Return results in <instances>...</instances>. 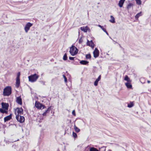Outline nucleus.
Instances as JSON below:
<instances>
[{
  "instance_id": "f257e3e1",
  "label": "nucleus",
  "mask_w": 151,
  "mask_h": 151,
  "mask_svg": "<svg viewBox=\"0 0 151 151\" xmlns=\"http://www.w3.org/2000/svg\"><path fill=\"white\" fill-rule=\"evenodd\" d=\"M11 93L12 88L10 86H7L4 89L3 95L4 96H9Z\"/></svg>"
},
{
  "instance_id": "f03ea898",
  "label": "nucleus",
  "mask_w": 151,
  "mask_h": 151,
  "mask_svg": "<svg viewBox=\"0 0 151 151\" xmlns=\"http://www.w3.org/2000/svg\"><path fill=\"white\" fill-rule=\"evenodd\" d=\"M39 76L36 73L31 75L28 76L29 81L31 82H35L38 78Z\"/></svg>"
},
{
  "instance_id": "7ed1b4c3",
  "label": "nucleus",
  "mask_w": 151,
  "mask_h": 151,
  "mask_svg": "<svg viewBox=\"0 0 151 151\" xmlns=\"http://www.w3.org/2000/svg\"><path fill=\"white\" fill-rule=\"evenodd\" d=\"M78 49L73 45L70 48L69 52L72 56H74L78 53Z\"/></svg>"
},
{
  "instance_id": "20e7f679",
  "label": "nucleus",
  "mask_w": 151,
  "mask_h": 151,
  "mask_svg": "<svg viewBox=\"0 0 151 151\" xmlns=\"http://www.w3.org/2000/svg\"><path fill=\"white\" fill-rule=\"evenodd\" d=\"M33 24L29 22H27L25 25L24 27V30L25 32L27 33L28 31L29 30L30 27L32 26Z\"/></svg>"
},
{
  "instance_id": "39448f33",
  "label": "nucleus",
  "mask_w": 151,
  "mask_h": 151,
  "mask_svg": "<svg viewBox=\"0 0 151 151\" xmlns=\"http://www.w3.org/2000/svg\"><path fill=\"white\" fill-rule=\"evenodd\" d=\"M16 119L18 121L21 123H22L24 121V116H19L18 115H16Z\"/></svg>"
},
{
  "instance_id": "423d86ee",
  "label": "nucleus",
  "mask_w": 151,
  "mask_h": 151,
  "mask_svg": "<svg viewBox=\"0 0 151 151\" xmlns=\"http://www.w3.org/2000/svg\"><path fill=\"white\" fill-rule=\"evenodd\" d=\"M93 56L95 58L97 57L99 55V51L96 48H95L93 52Z\"/></svg>"
},
{
  "instance_id": "0eeeda50",
  "label": "nucleus",
  "mask_w": 151,
  "mask_h": 151,
  "mask_svg": "<svg viewBox=\"0 0 151 151\" xmlns=\"http://www.w3.org/2000/svg\"><path fill=\"white\" fill-rule=\"evenodd\" d=\"M87 45L91 47L93 49L94 48V44L92 40L90 41L88 40H87Z\"/></svg>"
},
{
  "instance_id": "6e6552de",
  "label": "nucleus",
  "mask_w": 151,
  "mask_h": 151,
  "mask_svg": "<svg viewBox=\"0 0 151 151\" xmlns=\"http://www.w3.org/2000/svg\"><path fill=\"white\" fill-rule=\"evenodd\" d=\"M1 105L2 108L4 109L5 110H8L9 106L8 104L2 102L1 103Z\"/></svg>"
},
{
  "instance_id": "1a4fd4ad",
  "label": "nucleus",
  "mask_w": 151,
  "mask_h": 151,
  "mask_svg": "<svg viewBox=\"0 0 151 151\" xmlns=\"http://www.w3.org/2000/svg\"><path fill=\"white\" fill-rule=\"evenodd\" d=\"M35 106L38 109H41L42 104H41L38 102L36 101L35 103Z\"/></svg>"
},
{
  "instance_id": "9d476101",
  "label": "nucleus",
  "mask_w": 151,
  "mask_h": 151,
  "mask_svg": "<svg viewBox=\"0 0 151 151\" xmlns=\"http://www.w3.org/2000/svg\"><path fill=\"white\" fill-rule=\"evenodd\" d=\"M12 117V114H10L8 116L4 118V120L5 122L9 120Z\"/></svg>"
},
{
  "instance_id": "9b49d317",
  "label": "nucleus",
  "mask_w": 151,
  "mask_h": 151,
  "mask_svg": "<svg viewBox=\"0 0 151 151\" xmlns=\"http://www.w3.org/2000/svg\"><path fill=\"white\" fill-rule=\"evenodd\" d=\"M16 102L19 104H22V100L20 96L17 97L16 99Z\"/></svg>"
},
{
  "instance_id": "f8f14e48",
  "label": "nucleus",
  "mask_w": 151,
  "mask_h": 151,
  "mask_svg": "<svg viewBox=\"0 0 151 151\" xmlns=\"http://www.w3.org/2000/svg\"><path fill=\"white\" fill-rule=\"evenodd\" d=\"M17 113L18 114L21 115L23 114V110L22 108H17Z\"/></svg>"
},
{
  "instance_id": "ddd939ff",
  "label": "nucleus",
  "mask_w": 151,
  "mask_h": 151,
  "mask_svg": "<svg viewBox=\"0 0 151 151\" xmlns=\"http://www.w3.org/2000/svg\"><path fill=\"white\" fill-rule=\"evenodd\" d=\"M101 78V76L100 75L98 78L96 79V81L94 82V85L95 86H97L98 85V82L100 80Z\"/></svg>"
},
{
  "instance_id": "4468645a",
  "label": "nucleus",
  "mask_w": 151,
  "mask_h": 151,
  "mask_svg": "<svg viewBox=\"0 0 151 151\" xmlns=\"http://www.w3.org/2000/svg\"><path fill=\"white\" fill-rule=\"evenodd\" d=\"M125 1V0H120L119 1L118 4V5L120 7H122L123 6V4Z\"/></svg>"
},
{
  "instance_id": "2eb2a0df",
  "label": "nucleus",
  "mask_w": 151,
  "mask_h": 151,
  "mask_svg": "<svg viewBox=\"0 0 151 151\" xmlns=\"http://www.w3.org/2000/svg\"><path fill=\"white\" fill-rule=\"evenodd\" d=\"M51 106H50L48 107L47 109L42 114L43 116L46 115L47 113H49L50 111L51 110Z\"/></svg>"
},
{
  "instance_id": "dca6fc26",
  "label": "nucleus",
  "mask_w": 151,
  "mask_h": 151,
  "mask_svg": "<svg viewBox=\"0 0 151 151\" xmlns=\"http://www.w3.org/2000/svg\"><path fill=\"white\" fill-rule=\"evenodd\" d=\"M125 85L128 88H132V85L131 84V82H127L125 83Z\"/></svg>"
},
{
  "instance_id": "f3484780",
  "label": "nucleus",
  "mask_w": 151,
  "mask_h": 151,
  "mask_svg": "<svg viewBox=\"0 0 151 151\" xmlns=\"http://www.w3.org/2000/svg\"><path fill=\"white\" fill-rule=\"evenodd\" d=\"M20 83V80L16 79V86L17 88H18Z\"/></svg>"
},
{
  "instance_id": "a211bd4d",
  "label": "nucleus",
  "mask_w": 151,
  "mask_h": 151,
  "mask_svg": "<svg viewBox=\"0 0 151 151\" xmlns=\"http://www.w3.org/2000/svg\"><path fill=\"white\" fill-rule=\"evenodd\" d=\"M88 63V62L86 60H82L80 62V63L82 65H86Z\"/></svg>"
},
{
  "instance_id": "6ab92c4d",
  "label": "nucleus",
  "mask_w": 151,
  "mask_h": 151,
  "mask_svg": "<svg viewBox=\"0 0 151 151\" xmlns=\"http://www.w3.org/2000/svg\"><path fill=\"white\" fill-rule=\"evenodd\" d=\"M124 80L125 81H127V82H131V81L130 80V79L129 78L128 76L127 75H126L125 76V77H124Z\"/></svg>"
},
{
  "instance_id": "aec40b11",
  "label": "nucleus",
  "mask_w": 151,
  "mask_h": 151,
  "mask_svg": "<svg viewBox=\"0 0 151 151\" xmlns=\"http://www.w3.org/2000/svg\"><path fill=\"white\" fill-rule=\"evenodd\" d=\"M88 27H86L85 28L84 27H81L80 29L82 31H84L85 32H86L88 30Z\"/></svg>"
},
{
  "instance_id": "412c9836",
  "label": "nucleus",
  "mask_w": 151,
  "mask_h": 151,
  "mask_svg": "<svg viewBox=\"0 0 151 151\" xmlns=\"http://www.w3.org/2000/svg\"><path fill=\"white\" fill-rule=\"evenodd\" d=\"M110 17L111 18V19L109 21L112 23H114L115 22V21L114 17L112 16H111Z\"/></svg>"
},
{
  "instance_id": "4be33fe9",
  "label": "nucleus",
  "mask_w": 151,
  "mask_h": 151,
  "mask_svg": "<svg viewBox=\"0 0 151 151\" xmlns=\"http://www.w3.org/2000/svg\"><path fill=\"white\" fill-rule=\"evenodd\" d=\"M142 15V12H140L139 13H138L135 16L136 18L137 19L139 17Z\"/></svg>"
},
{
  "instance_id": "5701e85b",
  "label": "nucleus",
  "mask_w": 151,
  "mask_h": 151,
  "mask_svg": "<svg viewBox=\"0 0 151 151\" xmlns=\"http://www.w3.org/2000/svg\"><path fill=\"white\" fill-rule=\"evenodd\" d=\"M74 129L76 132H78L80 131V129L76 125L74 126Z\"/></svg>"
},
{
  "instance_id": "b1692460",
  "label": "nucleus",
  "mask_w": 151,
  "mask_h": 151,
  "mask_svg": "<svg viewBox=\"0 0 151 151\" xmlns=\"http://www.w3.org/2000/svg\"><path fill=\"white\" fill-rule=\"evenodd\" d=\"M89 151H99L96 148L94 147H91L90 148Z\"/></svg>"
},
{
  "instance_id": "393cba45",
  "label": "nucleus",
  "mask_w": 151,
  "mask_h": 151,
  "mask_svg": "<svg viewBox=\"0 0 151 151\" xmlns=\"http://www.w3.org/2000/svg\"><path fill=\"white\" fill-rule=\"evenodd\" d=\"M134 106V104L132 102H131L130 104H128L127 106L129 108H131Z\"/></svg>"
},
{
  "instance_id": "a878e982",
  "label": "nucleus",
  "mask_w": 151,
  "mask_h": 151,
  "mask_svg": "<svg viewBox=\"0 0 151 151\" xmlns=\"http://www.w3.org/2000/svg\"><path fill=\"white\" fill-rule=\"evenodd\" d=\"M133 6V4L131 3H129L127 7L128 9H130L131 7H132Z\"/></svg>"
},
{
  "instance_id": "bb28decb",
  "label": "nucleus",
  "mask_w": 151,
  "mask_h": 151,
  "mask_svg": "<svg viewBox=\"0 0 151 151\" xmlns=\"http://www.w3.org/2000/svg\"><path fill=\"white\" fill-rule=\"evenodd\" d=\"M86 59H88L91 58V56L90 54H88L86 55Z\"/></svg>"
},
{
  "instance_id": "cd10ccee",
  "label": "nucleus",
  "mask_w": 151,
  "mask_h": 151,
  "mask_svg": "<svg viewBox=\"0 0 151 151\" xmlns=\"http://www.w3.org/2000/svg\"><path fill=\"white\" fill-rule=\"evenodd\" d=\"M135 1L137 4L140 5L141 4V0H135Z\"/></svg>"
},
{
  "instance_id": "c85d7f7f",
  "label": "nucleus",
  "mask_w": 151,
  "mask_h": 151,
  "mask_svg": "<svg viewBox=\"0 0 151 151\" xmlns=\"http://www.w3.org/2000/svg\"><path fill=\"white\" fill-rule=\"evenodd\" d=\"M63 60H67V57L66 53H65V54L64 55V56L63 57Z\"/></svg>"
},
{
  "instance_id": "c756f323",
  "label": "nucleus",
  "mask_w": 151,
  "mask_h": 151,
  "mask_svg": "<svg viewBox=\"0 0 151 151\" xmlns=\"http://www.w3.org/2000/svg\"><path fill=\"white\" fill-rule=\"evenodd\" d=\"M0 111L1 112L3 113H6L7 112L5 110H4L3 109H0Z\"/></svg>"
},
{
  "instance_id": "7c9ffc66",
  "label": "nucleus",
  "mask_w": 151,
  "mask_h": 151,
  "mask_svg": "<svg viewBox=\"0 0 151 151\" xmlns=\"http://www.w3.org/2000/svg\"><path fill=\"white\" fill-rule=\"evenodd\" d=\"M20 72H19L17 74V77L16 78V79H20Z\"/></svg>"
},
{
  "instance_id": "2f4dec72",
  "label": "nucleus",
  "mask_w": 151,
  "mask_h": 151,
  "mask_svg": "<svg viewBox=\"0 0 151 151\" xmlns=\"http://www.w3.org/2000/svg\"><path fill=\"white\" fill-rule=\"evenodd\" d=\"M63 78H64V81L66 83L67 82V80L66 77L64 75H63Z\"/></svg>"
},
{
  "instance_id": "473e14b6",
  "label": "nucleus",
  "mask_w": 151,
  "mask_h": 151,
  "mask_svg": "<svg viewBox=\"0 0 151 151\" xmlns=\"http://www.w3.org/2000/svg\"><path fill=\"white\" fill-rule=\"evenodd\" d=\"M73 136L75 138L77 137V135L74 132H73Z\"/></svg>"
},
{
  "instance_id": "72a5a7b5",
  "label": "nucleus",
  "mask_w": 151,
  "mask_h": 151,
  "mask_svg": "<svg viewBox=\"0 0 151 151\" xmlns=\"http://www.w3.org/2000/svg\"><path fill=\"white\" fill-rule=\"evenodd\" d=\"M83 41V40L82 39V38H80L79 39V42L80 44H81L82 42Z\"/></svg>"
},
{
  "instance_id": "f704fd0d",
  "label": "nucleus",
  "mask_w": 151,
  "mask_h": 151,
  "mask_svg": "<svg viewBox=\"0 0 151 151\" xmlns=\"http://www.w3.org/2000/svg\"><path fill=\"white\" fill-rule=\"evenodd\" d=\"M72 114L74 116H76V114L75 112V111L74 110H73L72 112Z\"/></svg>"
},
{
  "instance_id": "c9c22d12",
  "label": "nucleus",
  "mask_w": 151,
  "mask_h": 151,
  "mask_svg": "<svg viewBox=\"0 0 151 151\" xmlns=\"http://www.w3.org/2000/svg\"><path fill=\"white\" fill-rule=\"evenodd\" d=\"M69 59L70 60H73L74 59V58L70 57H69Z\"/></svg>"
},
{
  "instance_id": "e433bc0d",
  "label": "nucleus",
  "mask_w": 151,
  "mask_h": 151,
  "mask_svg": "<svg viewBox=\"0 0 151 151\" xmlns=\"http://www.w3.org/2000/svg\"><path fill=\"white\" fill-rule=\"evenodd\" d=\"M101 29L104 32H105L106 31V29L104 28L103 27L102 28H101Z\"/></svg>"
},
{
  "instance_id": "4c0bfd02",
  "label": "nucleus",
  "mask_w": 151,
  "mask_h": 151,
  "mask_svg": "<svg viewBox=\"0 0 151 151\" xmlns=\"http://www.w3.org/2000/svg\"><path fill=\"white\" fill-rule=\"evenodd\" d=\"M45 105H43V104H42V109H44L45 108Z\"/></svg>"
},
{
  "instance_id": "58836bf2",
  "label": "nucleus",
  "mask_w": 151,
  "mask_h": 151,
  "mask_svg": "<svg viewBox=\"0 0 151 151\" xmlns=\"http://www.w3.org/2000/svg\"><path fill=\"white\" fill-rule=\"evenodd\" d=\"M40 82H41V83H43V85H45V82H44V81H40Z\"/></svg>"
},
{
  "instance_id": "ea45409f",
  "label": "nucleus",
  "mask_w": 151,
  "mask_h": 151,
  "mask_svg": "<svg viewBox=\"0 0 151 151\" xmlns=\"http://www.w3.org/2000/svg\"><path fill=\"white\" fill-rule=\"evenodd\" d=\"M98 26L100 27L101 28H102V27H103V26H102L100 25H98Z\"/></svg>"
},
{
  "instance_id": "a19ab883",
  "label": "nucleus",
  "mask_w": 151,
  "mask_h": 151,
  "mask_svg": "<svg viewBox=\"0 0 151 151\" xmlns=\"http://www.w3.org/2000/svg\"><path fill=\"white\" fill-rule=\"evenodd\" d=\"M110 38L112 40H113V41L114 42V44H115L116 43H117V42H115V41H114V40H112V38L110 37Z\"/></svg>"
},
{
  "instance_id": "79ce46f5",
  "label": "nucleus",
  "mask_w": 151,
  "mask_h": 151,
  "mask_svg": "<svg viewBox=\"0 0 151 151\" xmlns=\"http://www.w3.org/2000/svg\"><path fill=\"white\" fill-rule=\"evenodd\" d=\"M106 33V34L107 35H109V34L107 32L106 30V31L105 32H104Z\"/></svg>"
},
{
  "instance_id": "37998d69",
  "label": "nucleus",
  "mask_w": 151,
  "mask_h": 151,
  "mask_svg": "<svg viewBox=\"0 0 151 151\" xmlns=\"http://www.w3.org/2000/svg\"><path fill=\"white\" fill-rule=\"evenodd\" d=\"M147 83H150V81L148 80V81H147Z\"/></svg>"
},
{
  "instance_id": "c03bdc74",
  "label": "nucleus",
  "mask_w": 151,
  "mask_h": 151,
  "mask_svg": "<svg viewBox=\"0 0 151 151\" xmlns=\"http://www.w3.org/2000/svg\"><path fill=\"white\" fill-rule=\"evenodd\" d=\"M102 148H105V147H102Z\"/></svg>"
},
{
  "instance_id": "a18cd8bd",
  "label": "nucleus",
  "mask_w": 151,
  "mask_h": 151,
  "mask_svg": "<svg viewBox=\"0 0 151 151\" xmlns=\"http://www.w3.org/2000/svg\"><path fill=\"white\" fill-rule=\"evenodd\" d=\"M111 151V150H109V151Z\"/></svg>"
}]
</instances>
